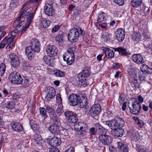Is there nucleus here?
I'll use <instances>...</instances> for the list:
<instances>
[{
  "label": "nucleus",
  "instance_id": "64",
  "mask_svg": "<svg viewBox=\"0 0 152 152\" xmlns=\"http://www.w3.org/2000/svg\"><path fill=\"white\" fill-rule=\"evenodd\" d=\"M61 133L62 135L64 136H66L68 135L67 131L66 129L62 130Z\"/></svg>",
  "mask_w": 152,
  "mask_h": 152
},
{
  "label": "nucleus",
  "instance_id": "7",
  "mask_svg": "<svg viewBox=\"0 0 152 152\" xmlns=\"http://www.w3.org/2000/svg\"><path fill=\"white\" fill-rule=\"evenodd\" d=\"M74 52L71 48H69L63 55V58L65 61H66L68 65L72 64L75 60Z\"/></svg>",
  "mask_w": 152,
  "mask_h": 152
},
{
  "label": "nucleus",
  "instance_id": "25",
  "mask_svg": "<svg viewBox=\"0 0 152 152\" xmlns=\"http://www.w3.org/2000/svg\"><path fill=\"white\" fill-rule=\"evenodd\" d=\"M118 148L121 151L123 152H128L129 149L128 145L124 144L122 142H117Z\"/></svg>",
  "mask_w": 152,
  "mask_h": 152
},
{
  "label": "nucleus",
  "instance_id": "31",
  "mask_svg": "<svg viewBox=\"0 0 152 152\" xmlns=\"http://www.w3.org/2000/svg\"><path fill=\"white\" fill-rule=\"evenodd\" d=\"M111 34L108 33L104 32L102 35V38L104 42L110 41Z\"/></svg>",
  "mask_w": 152,
  "mask_h": 152
},
{
  "label": "nucleus",
  "instance_id": "36",
  "mask_svg": "<svg viewBox=\"0 0 152 152\" xmlns=\"http://www.w3.org/2000/svg\"><path fill=\"white\" fill-rule=\"evenodd\" d=\"M15 106V102L12 101H7L5 104V107L8 109H12Z\"/></svg>",
  "mask_w": 152,
  "mask_h": 152
},
{
  "label": "nucleus",
  "instance_id": "16",
  "mask_svg": "<svg viewBox=\"0 0 152 152\" xmlns=\"http://www.w3.org/2000/svg\"><path fill=\"white\" fill-rule=\"evenodd\" d=\"M47 141L50 145L54 147L58 146L61 143L60 139L55 137L48 139Z\"/></svg>",
  "mask_w": 152,
  "mask_h": 152
},
{
  "label": "nucleus",
  "instance_id": "21",
  "mask_svg": "<svg viewBox=\"0 0 152 152\" xmlns=\"http://www.w3.org/2000/svg\"><path fill=\"white\" fill-rule=\"evenodd\" d=\"M56 47L54 45L48 46L46 51L47 54L50 56H53L56 55L57 52L55 50Z\"/></svg>",
  "mask_w": 152,
  "mask_h": 152
},
{
  "label": "nucleus",
  "instance_id": "12",
  "mask_svg": "<svg viewBox=\"0 0 152 152\" xmlns=\"http://www.w3.org/2000/svg\"><path fill=\"white\" fill-rule=\"evenodd\" d=\"M53 4V3H47L44 7V10L45 13L49 16H52L54 14Z\"/></svg>",
  "mask_w": 152,
  "mask_h": 152
},
{
  "label": "nucleus",
  "instance_id": "59",
  "mask_svg": "<svg viewBox=\"0 0 152 152\" xmlns=\"http://www.w3.org/2000/svg\"><path fill=\"white\" fill-rule=\"evenodd\" d=\"M51 56L48 55L45 56H44L43 58V59L46 64H47L49 61V60H50V58H51Z\"/></svg>",
  "mask_w": 152,
  "mask_h": 152
},
{
  "label": "nucleus",
  "instance_id": "42",
  "mask_svg": "<svg viewBox=\"0 0 152 152\" xmlns=\"http://www.w3.org/2000/svg\"><path fill=\"white\" fill-rule=\"evenodd\" d=\"M131 85L134 88H137L140 87V84L137 80H132L131 83Z\"/></svg>",
  "mask_w": 152,
  "mask_h": 152
},
{
  "label": "nucleus",
  "instance_id": "8",
  "mask_svg": "<svg viewBox=\"0 0 152 152\" xmlns=\"http://www.w3.org/2000/svg\"><path fill=\"white\" fill-rule=\"evenodd\" d=\"M102 107L100 104H95L89 110L90 114L93 118L97 116L101 113Z\"/></svg>",
  "mask_w": 152,
  "mask_h": 152
},
{
  "label": "nucleus",
  "instance_id": "24",
  "mask_svg": "<svg viewBox=\"0 0 152 152\" xmlns=\"http://www.w3.org/2000/svg\"><path fill=\"white\" fill-rule=\"evenodd\" d=\"M111 132L113 135L117 137H121L125 134V132L123 129L117 128L111 131Z\"/></svg>",
  "mask_w": 152,
  "mask_h": 152
},
{
  "label": "nucleus",
  "instance_id": "47",
  "mask_svg": "<svg viewBox=\"0 0 152 152\" xmlns=\"http://www.w3.org/2000/svg\"><path fill=\"white\" fill-rule=\"evenodd\" d=\"M7 43L9 44L8 41L7 40V38L5 37L0 43V49L4 48Z\"/></svg>",
  "mask_w": 152,
  "mask_h": 152
},
{
  "label": "nucleus",
  "instance_id": "39",
  "mask_svg": "<svg viewBox=\"0 0 152 152\" xmlns=\"http://www.w3.org/2000/svg\"><path fill=\"white\" fill-rule=\"evenodd\" d=\"M68 121L71 123H76L78 120L76 114L75 113L68 119Z\"/></svg>",
  "mask_w": 152,
  "mask_h": 152
},
{
  "label": "nucleus",
  "instance_id": "37",
  "mask_svg": "<svg viewBox=\"0 0 152 152\" xmlns=\"http://www.w3.org/2000/svg\"><path fill=\"white\" fill-rule=\"evenodd\" d=\"M134 119L139 127L141 128L143 127L144 124L143 121L142 120L136 117H134Z\"/></svg>",
  "mask_w": 152,
  "mask_h": 152
},
{
  "label": "nucleus",
  "instance_id": "11",
  "mask_svg": "<svg viewBox=\"0 0 152 152\" xmlns=\"http://www.w3.org/2000/svg\"><path fill=\"white\" fill-rule=\"evenodd\" d=\"M17 31H18V30L16 29L11 32V36L7 39V40L8 41L9 44H8L6 47V49H11L12 48L14 43L13 40L15 36L17 34Z\"/></svg>",
  "mask_w": 152,
  "mask_h": 152
},
{
  "label": "nucleus",
  "instance_id": "19",
  "mask_svg": "<svg viewBox=\"0 0 152 152\" xmlns=\"http://www.w3.org/2000/svg\"><path fill=\"white\" fill-rule=\"evenodd\" d=\"M103 123L109 127L111 129V131H113V130L118 128L115 119L110 120H108L106 121H103Z\"/></svg>",
  "mask_w": 152,
  "mask_h": 152
},
{
  "label": "nucleus",
  "instance_id": "17",
  "mask_svg": "<svg viewBox=\"0 0 152 152\" xmlns=\"http://www.w3.org/2000/svg\"><path fill=\"white\" fill-rule=\"evenodd\" d=\"M129 134L133 143L137 142L140 139L138 133H136L134 129H130L129 132Z\"/></svg>",
  "mask_w": 152,
  "mask_h": 152
},
{
  "label": "nucleus",
  "instance_id": "30",
  "mask_svg": "<svg viewBox=\"0 0 152 152\" xmlns=\"http://www.w3.org/2000/svg\"><path fill=\"white\" fill-rule=\"evenodd\" d=\"M104 51L106 56L108 58H111L113 57L114 53L113 50L106 48L104 49Z\"/></svg>",
  "mask_w": 152,
  "mask_h": 152
},
{
  "label": "nucleus",
  "instance_id": "3",
  "mask_svg": "<svg viewBox=\"0 0 152 152\" xmlns=\"http://www.w3.org/2000/svg\"><path fill=\"white\" fill-rule=\"evenodd\" d=\"M40 46V44L38 40L33 39L31 40V45L26 48V53L29 59H31L35 52L38 53L39 52Z\"/></svg>",
  "mask_w": 152,
  "mask_h": 152
},
{
  "label": "nucleus",
  "instance_id": "5",
  "mask_svg": "<svg viewBox=\"0 0 152 152\" xmlns=\"http://www.w3.org/2000/svg\"><path fill=\"white\" fill-rule=\"evenodd\" d=\"M85 31L80 27L78 28H73L71 29L68 34V38L69 41L72 42L77 41L79 35L82 36L84 35Z\"/></svg>",
  "mask_w": 152,
  "mask_h": 152
},
{
  "label": "nucleus",
  "instance_id": "62",
  "mask_svg": "<svg viewBox=\"0 0 152 152\" xmlns=\"http://www.w3.org/2000/svg\"><path fill=\"white\" fill-rule=\"evenodd\" d=\"M139 78L141 81H142L144 80L145 79V75L144 73H142V74L141 73L139 75Z\"/></svg>",
  "mask_w": 152,
  "mask_h": 152
},
{
  "label": "nucleus",
  "instance_id": "50",
  "mask_svg": "<svg viewBox=\"0 0 152 152\" xmlns=\"http://www.w3.org/2000/svg\"><path fill=\"white\" fill-rule=\"evenodd\" d=\"M113 113L110 111L107 110L104 113V115L108 118H111L113 116Z\"/></svg>",
  "mask_w": 152,
  "mask_h": 152
},
{
  "label": "nucleus",
  "instance_id": "56",
  "mask_svg": "<svg viewBox=\"0 0 152 152\" xmlns=\"http://www.w3.org/2000/svg\"><path fill=\"white\" fill-rule=\"evenodd\" d=\"M119 6L123 5L124 3V0H113Z\"/></svg>",
  "mask_w": 152,
  "mask_h": 152
},
{
  "label": "nucleus",
  "instance_id": "27",
  "mask_svg": "<svg viewBox=\"0 0 152 152\" xmlns=\"http://www.w3.org/2000/svg\"><path fill=\"white\" fill-rule=\"evenodd\" d=\"M64 34H58L55 37V40L60 46L63 45Z\"/></svg>",
  "mask_w": 152,
  "mask_h": 152
},
{
  "label": "nucleus",
  "instance_id": "63",
  "mask_svg": "<svg viewBox=\"0 0 152 152\" xmlns=\"http://www.w3.org/2000/svg\"><path fill=\"white\" fill-rule=\"evenodd\" d=\"M81 83V85L83 87H85L87 85V81L86 79L82 80L79 81Z\"/></svg>",
  "mask_w": 152,
  "mask_h": 152
},
{
  "label": "nucleus",
  "instance_id": "40",
  "mask_svg": "<svg viewBox=\"0 0 152 152\" xmlns=\"http://www.w3.org/2000/svg\"><path fill=\"white\" fill-rule=\"evenodd\" d=\"M45 107L48 112L49 113L50 116L55 114L54 110L51 107L48 105H47L45 106Z\"/></svg>",
  "mask_w": 152,
  "mask_h": 152
},
{
  "label": "nucleus",
  "instance_id": "54",
  "mask_svg": "<svg viewBox=\"0 0 152 152\" xmlns=\"http://www.w3.org/2000/svg\"><path fill=\"white\" fill-rule=\"evenodd\" d=\"M96 130L94 127H92L89 130V132L91 135H94L96 134Z\"/></svg>",
  "mask_w": 152,
  "mask_h": 152
},
{
  "label": "nucleus",
  "instance_id": "46",
  "mask_svg": "<svg viewBox=\"0 0 152 152\" xmlns=\"http://www.w3.org/2000/svg\"><path fill=\"white\" fill-rule=\"evenodd\" d=\"M141 37V35L138 33H134L132 35V38L135 41L139 40Z\"/></svg>",
  "mask_w": 152,
  "mask_h": 152
},
{
  "label": "nucleus",
  "instance_id": "38",
  "mask_svg": "<svg viewBox=\"0 0 152 152\" xmlns=\"http://www.w3.org/2000/svg\"><path fill=\"white\" fill-rule=\"evenodd\" d=\"M18 4V1L17 0H12L10 4V9L12 10L15 8Z\"/></svg>",
  "mask_w": 152,
  "mask_h": 152
},
{
  "label": "nucleus",
  "instance_id": "44",
  "mask_svg": "<svg viewBox=\"0 0 152 152\" xmlns=\"http://www.w3.org/2000/svg\"><path fill=\"white\" fill-rule=\"evenodd\" d=\"M63 106L61 104L58 105V107L56 109V113L57 115L60 116L63 112Z\"/></svg>",
  "mask_w": 152,
  "mask_h": 152
},
{
  "label": "nucleus",
  "instance_id": "29",
  "mask_svg": "<svg viewBox=\"0 0 152 152\" xmlns=\"http://www.w3.org/2000/svg\"><path fill=\"white\" fill-rule=\"evenodd\" d=\"M114 50L115 51H118L119 53H121L124 56H127L130 54L129 52L127 51L126 49L122 47L115 48Z\"/></svg>",
  "mask_w": 152,
  "mask_h": 152
},
{
  "label": "nucleus",
  "instance_id": "55",
  "mask_svg": "<svg viewBox=\"0 0 152 152\" xmlns=\"http://www.w3.org/2000/svg\"><path fill=\"white\" fill-rule=\"evenodd\" d=\"M2 91L3 93L5 96H7V95H9L10 94V93L9 91H8V90H7L5 88H3Z\"/></svg>",
  "mask_w": 152,
  "mask_h": 152
},
{
  "label": "nucleus",
  "instance_id": "1",
  "mask_svg": "<svg viewBox=\"0 0 152 152\" xmlns=\"http://www.w3.org/2000/svg\"><path fill=\"white\" fill-rule=\"evenodd\" d=\"M68 99L69 104L72 106H75L80 104V107L83 108L87 105V99L86 95L83 93L72 94L69 96Z\"/></svg>",
  "mask_w": 152,
  "mask_h": 152
},
{
  "label": "nucleus",
  "instance_id": "6",
  "mask_svg": "<svg viewBox=\"0 0 152 152\" xmlns=\"http://www.w3.org/2000/svg\"><path fill=\"white\" fill-rule=\"evenodd\" d=\"M9 80L11 82L14 84H20L23 81V79L20 75L16 72H13L9 76Z\"/></svg>",
  "mask_w": 152,
  "mask_h": 152
},
{
  "label": "nucleus",
  "instance_id": "2",
  "mask_svg": "<svg viewBox=\"0 0 152 152\" xmlns=\"http://www.w3.org/2000/svg\"><path fill=\"white\" fill-rule=\"evenodd\" d=\"M95 126L99 132V141L104 145L110 144L112 142V138L110 136L107 134V130L98 123H96Z\"/></svg>",
  "mask_w": 152,
  "mask_h": 152
},
{
  "label": "nucleus",
  "instance_id": "22",
  "mask_svg": "<svg viewBox=\"0 0 152 152\" xmlns=\"http://www.w3.org/2000/svg\"><path fill=\"white\" fill-rule=\"evenodd\" d=\"M24 23V20L22 19L20 17H18L14 21L13 24V26L16 28L18 31H20L19 28L22 26V25Z\"/></svg>",
  "mask_w": 152,
  "mask_h": 152
},
{
  "label": "nucleus",
  "instance_id": "14",
  "mask_svg": "<svg viewBox=\"0 0 152 152\" xmlns=\"http://www.w3.org/2000/svg\"><path fill=\"white\" fill-rule=\"evenodd\" d=\"M89 68L86 67L83 70L82 72L78 74L77 77L78 81L82 80L85 79L90 75V71Z\"/></svg>",
  "mask_w": 152,
  "mask_h": 152
},
{
  "label": "nucleus",
  "instance_id": "10",
  "mask_svg": "<svg viewBox=\"0 0 152 152\" xmlns=\"http://www.w3.org/2000/svg\"><path fill=\"white\" fill-rule=\"evenodd\" d=\"M9 58L11 65L14 67L17 68L20 65L19 59L15 54L10 53L9 56Z\"/></svg>",
  "mask_w": 152,
  "mask_h": 152
},
{
  "label": "nucleus",
  "instance_id": "34",
  "mask_svg": "<svg viewBox=\"0 0 152 152\" xmlns=\"http://www.w3.org/2000/svg\"><path fill=\"white\" fill-rule=\"evenodd\" d=\"M131 5L134 7H138L141 4V0H130Z\"/></svg>",
  "mask_w": 152,
  "mask_h": 152
},
{
  "label": "nucleus",
  "instance_id": "51",
  "mask_svg": "<svg viewBox=\"0 0 152 152\" xmlns=\"http://www.w3.org/2000/svg\"><path fill=\"white\" fill-rule=\"evenodd\" d=\"M74 113L72 111H67L65 112L64 115L66 118L68 119V118H69Z\"/></svg>",
  "mask_w": 152,
  "mask_h": 152
},
{
  "label": "nucleus",
  "instance_id": "20",
  "mask_svg": "<svg viewBox=\"0 0 152 152\" xmlns=\"http://www.w3.org/2000/svg\"><path fill=\"white\" fill-rule=\"evenodd\" d=\"M139 70L134 65L129 66L128 69V72L130 76L134 77L136 76Z\"/></svg>",
  "mask_w": 152,
  "mask_h": 152
},
{
  "label": "nucleus",
  "instance_id": "15",
  "mask_svg": "<svg viewBox=\"0 0 152 152\" xmlns=\"http://www.w3.org/2000/svg\"><path fill=\"white\" fill-rule=\"evenodd\" d=\"M56 91L55 89L53 87H49L48 92L45 98V100L46 102H49L51 101L55 96Z\"/></svg>",
  "mask_w": 152,
  "mask_h": 152
},
{
  "label": "nucleus",
  "instance_id": "60",
  "mask_svg": "<svg viewBox=\"0 0 152 152\" xmlns=\"http://www.w3.org/2000/svg\"><path fill=\"white\" fill-rule=\"evenodd\" d=\"M49 152H60L58 149L54 147H52L49 149Z\"/></svg>",
  "mask_w": 152,
  "mask_h": 152
},
{
  "label": "nucleus",
  "instance_id": "13",
  "mask_svg": "<svg viewBox=\"0 0 152 152\" xmlns=\"http://www.w3.org/2000/svg\"><path fill=\"white\" fill-rule=\"evenodd\" d=\"M116 38L119 42L122 41L125 37V31L122 28H119L117 29L115 32Z\"/></svg>",
  "mask_w": 152,
  "mask_h": 152
},
{
  "label": "nucleus",
  "instance_id": "49",
  "mask_svg": "<svg viewBox=\"0 0 152 152\" xmlns=\"http://www.w3.org/2000/svg\"><path fill=\"white\" fill-rule=\"evenodd\" d=\"M55 74L56 76L58 77H62L64 75V73L63 72L58 69L56 70Z\"/></svg>",
  "mask_w": 152,
  "mask_h": 152
},
{
  "label": "nucleus",
  "instance_id": "26",
  "mask_svg": "<svg viewBox=\"0 0 152 152\" xmlns=\"http://www.w3.org/2000/svg\"><path fill=\"white\" fill-rule=\"evenodd\" d=\"M114 119L118 127H122L124 126L125 121L121 118L118 116H116Z\"/></svg>",
  "mask_w": 152,
  "mask_h": 152
},
{
  "label": "nucleus",
  "instance_id": "58",
  "mask_svg": "<svg viewBox=\"0 0 152 152\" xmlns=\"http://www.w3.org/2000/svg\"><path fill=\"white\" fill-rule=\"evenodd\" d=\"M60 27L58 25L55 26L52 29L51 32L54 33L60 29Z\"/></svg>",
  "mask_w": 152,
  "mask_h": 152
},
{
  "label": "nucleus",
  "instance_id": "45",
  "mask_svg": "<svg viewBox=\"0 0 152 152\" xmlns=\"http://www.w3.org/2000/svg\"><path fill=\"white\" fill-rule=\"evenodd\" d=\"M126 97V95L124 94H120L118 99L119 103L121 104H122L124 102H125Z\"/></svg>",
  "mask_w": 152,
  "mask_h": 152
},
{
  "label": "nucleus",
  "instance_id": "57",
  "mask_svg": "<svg viewBox=\"0 0 152 152\" xmlns=\"http://www.w3.org/2000/svg\"><path fill=\"white\" fill-rule=\"evenodd\" d=\"M56 99L57 102L60 104L62 102V99L61 95L60 94H57L56 96Z\"/></svg>",
  "mask_w": 152,
  "mask_h": 152
},
{
  "label": "nucleus",
  "instance_id": "53",
  "mask_svg": "<svg viewBox=\"0 0 152 152\" xmlns=\"http://www.w3.org/2000/svg\"><path fill=\"white\" fill-rule=\"evenodd\" d=\"M34 139L35 143L39 141L42 140L41 136L38 134H36L34 136Z\"/></svg>",
  "mask_w": 152,
  "mask_h": 152
},
{
  "label": "nucleus",
  "instance_id": "23",
  "mask_svg": "<svg viewBox=\"0 0 152 152\" xmlns=\"http://www.w3.org/2000/svg\"><path fill=\"white\" fill-rule=\"evenodd\" d=\"M132 58L133 61L137 64H142L144 62L143 57L140 54L133 55Z\"/></svg>",
  "mask_w": 152,
  "mask_h": 152
},
{
  "label": "nucleus",
  "instance_id": "33",
  "mask_svg": "<svg viewBox=\"0 0 152 152\" xmlns=\"http://www.w3.org/2000/svg\"><path fill=\"white\" fill-rule=\"evenodd\" d=\"M50 118L53 121V124L55 125H60V120L58 118L56 114L50 116Z\"/></svg>",
  "mask_w": 152,
  "mask_h": 152
},
{
  "label": "nucleus",
  "instance_id": "41",
  "mask_svg": "<svg viewBox=\"0 0 152 152\" xmlns=\"http://www.w3.org/2000/svg\"><path fill=\"white\" fill-rule=\"evenodd\" d=\"M50 24V22L49 20H44L41 21L40 25L45 28H47L49 27Z\"/></svg>",
  "mask_w": 152,
  "mask_h": 152
},
{
  "label": "nucleus",
  "instance_id": "52",
  "mask_svg": "<svg viewBox=\"0 0 152 152\" xmlns=\"http://www.w3.org/2000/svg\"><path fill=\"white\" fill-rule=\"evenodd\" d=\"M137 150L141 152H145L147 150V148L144 146H140V149H139V145L137 146Z\"/></svg>",
  "mask_w": 152,
  "mask_h": 152
},
{
  "label": "nucleus",
  "instance_id": "48",
  "mask_svg": "<svg viewBox=\"0 0 152 152\" xmlns=\"http://www.w3.org/2000/svg\"><path fill=\"white\" fill-rule=\"evenodd\" d=\"M40 113L42 117L44 118L45 119L47 117L46 110L44 108L42 107L40 109Z\"/></svg>",
  "mask_w": 152,
  "mask_h": 152
},
{
  "label": "nucleus",
  "instance_id": "9",
  "mask_svg": "<svg viewBox=\"0 0 152 152\" xmlns=\"http://www.w3.org/2000/svg\"><path fill=\"white\" fill-rule=\"evenodd\" d=\"M132 108L129 106L131 113L135 115L138 114L141 108L140 103L137 101H136L132 103Z\"/></svg>",
  "mask_w": 152,
  "mask_h": 152
},
{
  "label": "nucleus",
  "instance_id": "18",
  "mask_svg": "<svg viewBox=\"0 0 152 152\" xmlns=\"http://www.w3.org/2000/svg\"><path fill=\"white\" fill-rule=\"evenodd\" d=\"M58 125L52 124L48 127V129L52 134L56 135L59 134L61 133Z\"/></svg>",
  "mask_w": 152,
  "mask_h": 152
},
{
  "label": "nucleus",
  "instance_id": "28",
  "mask_svg": "<svg viewBox=\"0 0 152 152\" xmlns=\"http://www.w3.org/2000/svg\"><path fill=\"white\" fill-rule=\"evenodd\" d=\"M12 126L13 129L17 132L21 131L23 128L20 124L19 122H14L12 123Z\"/></svg>",
  "mask_w": 152,
  "mask_h": 152
},
{
  "label": "nucleus",
  "instance_id": "43",
  "mask_svg": "<svg viewBox=\"0 0 152 152\" xmlns=\"http://www.w3.org/2000/svg\"><path fill=\"white\" fill-rule=\"evenodd\" d=\"M6 66L4 64L1 63L0 65V75L2 76L5 71Z\"/></svg>",
  "mask_w": 152,
  "mask_h": 152
},
{
  "label": "nucleus",
  "instance_id": "4",
  "mask_svg": "<svg viewBox=\"0 0 152 152\" xmlns=\"http://www.w3.org/2000/svg\"><path fill=\"white\" fill-rule=\"evenodd\" d=\"M32 10L33 8L31 7L28 8L26 10H25V9L23 11L22 10V9L20 10L22 13L19 17H20L22 19L23 18H27V22L28 23V24L26 25L25 26H22L21 31V34H23L25 31L27 30L32 21L34 18Z\"/></svg>",
  "mask_w": 152,
  "mask_h": 152
},
{
  "label": "nucleus",
  "instance_id": "35",
  "mask_svg": "<svg viewBox=\"0 0 152 152\" xmlns=\"http://www.w3.org/2000/svg\"><path fill=\"white\" fill-rule=\"evenodd\" d=\"M106 14L101 12L98 15L97 20L99 22L102 21L106 19Z\"/></svg>",
  "mask_w": 152,
  "mask_h": 152
},
{
  "label": "nucleus",
  "instance_id": "61",
  "mask_svg": "<svg viewBox=\"0 0 152 152\" xmlns=\"http://www.w3.org/2000/svg\"><path fill=\"white\" fill-rule=\"evenodd\" d=\"M75 129L77 131H80L83 129V127L82 126H79V124H76L75 126Z\"/></svg>",
  "mask_w": 152,
  "mask_h": 152
},
{
  "label": "nucleus",
  "instance_id": "32",
  "mask_svg": "<svg viewBox=\"0 0 152 152\" xmlns=\"http://www.w3.org/2000/svg\"><path fill=\"white\" fill-rule=\"evenodd\" d=\"M140 69L142 72H146L149 74L152 73V68H149L145 64H143L140 67Z\"/></svg>",
  "mask_w": 152,
  "mask_h": 152
}]
</instances>
